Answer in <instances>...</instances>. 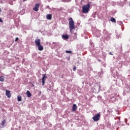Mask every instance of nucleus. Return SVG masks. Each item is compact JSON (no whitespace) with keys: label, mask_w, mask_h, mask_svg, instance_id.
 I'll use <instances>...</instances> for the list:
<instances>
[{"label":"nucleus","mask_w":130,"mask_h":130,"mask_svg":"<svg viewBox=\"0 0 130 130\" xmlns=\"http://www.w3.org/2000/svg\"><path fill=\"white\" fill-rule=\"evenodd\" d=\"M6 95L8 97V98H11L12 95L11 94V91L6 90Z\"/></svg>","instance_id":"423d86ee"},{"label":"nucleus","mask_w":130,"mask_h":130,"mask_svg":"<svg viewBox=\"0 0 130 130\" xmlns=\"http://www.w3.org/2000/svg\"><path fill=\"white\" fill-rule=\"evenodd\" d=\"M17 100L18 101L20 102V101H22V96L18 95L17 96Z\"/></svg>","instance_id":"2eb2a0df"},{"label":"nucleus","mask_w":130,"mask_h":130,"mask_svg":"<svg viewBox=\"0 0 130 130\" xmlns=\"http://www.w3.org/2000/svg\"><path fill=\"white\" fill-rule=\"evenodd\" d=\"M0 13H2V9L0 8Z\"/></svg>","instance_id":"393cba45"},{"label":"nucleus","mask_w":130,"mask_h":130,"mask_svg":"<svg viewBox=\"0 0 130 130\" xmlns=\"http://www.w3.org/2000/svg\"><path fill=\"white\" fill-rule=\"evenodd\" d=\"M0 82H5V79L3 76H0Z\"/></svg>","instance_id":"dca6fc26"},{"label":"nucleus","mask_w":130,"mask_h":130,"mask_svg":"<svg viewBox=\"0 0 130 130\" xmlns=\"http://www.w3.org/2000/svg\"><path fill=\"white\" fill-rule=\"evenodd\" d=\"M46 19H47V20H51V19H52V15L47 14L46 15Z\"/></svg>","instance_id":"9d476101"},{"label":"nucleus","mask_w":130,"mask_h":130,"mask_svg":"<svg viewBox=\"0 0 130 130\" xmlns=\"http://www.w3.org/2000/svg\"><path fill=\"white\" fill-rule=\"evenodd\" d=\"M109 54H110L111 55H113V54H112V53H111V52H110Z\"/></svg>","instance_id":"5701e85b"},{"label":"nucleus","mask_w":130,"mask_h":130,"mask_svg":"<svg viewBox=\"0 0 130 130\" xmlns=\"http://www.w3.org/2000/svg\"><path fill=\"white\" fill-rule=\"evenodd\" d=\"M37 46L38 48V50H39L40 51H42V50H43L44 48L42 45H39V46Z\"/></svg>","instance_id":"6e6552de"},{"label":"nucleus","mask_w":130,"mask_h":130,"mask_svg":"<svg viewBox=\"0 0 130 130\" xmlns=\"http://www.w3.org/2000/svg\"><path fill=\"white\" fill-rule=\"evenodd\" d=\"M35 43H36L37 46L41 45V40H40V39H37L35 40Z\"/></svg>","instance_id":"0eeeda50"},{"label":"nucleus","mask_w":130,"mask_h":130,"mask_svg":"<svg viewBox=\"0 0 130 130\" xmlns=\"http://www.w3.org/2000/svg\"><path fill=\"white\" fill-rule=\"evenodd\" d=\"M61 37L62 39H64V40H66L69 38V35H62L61 36Z\"/></svg>","instance_id":"1a4fd4ad"},{"label":"nucleus","mask_w":130,"mask_h":130,"mask_svg":"<svg viewBox=\"0 0 130 130\" xmlns=\"http://www.w3.org/2000/svg\"><path fill=\"white\" fill-rule=\"evenodd\" d=\"M76 70H77V67L74 66V68H73V71L74 72H76Z\"/></svg>","instance_id":"aec40b11"},{"label":"nucleus","mask_w":130,"mask_h":130,"mask_svg":"<svg viewBox=\"0 0 130 130\" xmlns=\"http://www.w3.org/2000/svg\"><path fill=\"white\" fill-rule=\"evenodd\" d=\"M40 6V4L37 3L35 5V7L33 8L34 11H35L36 12H37L39 11V7Z\"/></svg>","instance_id":"39448f33"},{"label":"nucleus","mask_w":130,"mask_h":130,"mask_svg":"<svg viewBox=\"0 0 130 130\" xmlns=\"http://www.w3.org/2000/svg\"><path fill=\"white\" fill-rule=\"evenodd\" d=\"M77 109V105L76 104H73V107H72V111H76Z\"/></svg>","instance_id":"9b49d317"},{"label":"nucleus","mask_w":130,"mask_h":130,"mask_svg":"<svg viewBox=\"0 0 130 130\" xmlns=\"http://www.w3.org/2000/svg\"><path fill=\"white\" fill-rule=\"evenodd\" d=\"M96 86H97L99 90H100V88H101L100 84H96Z\"/></svg>","instance_id":"6ab92c4d"},{"label":"nucleus","mask_w":130,"mask_h":130,"mask_svg":"<svg viewBox=\"0 0 130 130\" xmlns=\"http://www.w3.org/2000/svg\"><path fill=\"white\" fill-rule=\"evenodd\" d=\"M69 28L70 30V32H72L74 29H75V22L74 21V20L72 17H70L69 19Z\"/></svg>","instance_id":"f257e3e1"},{"label":"nucleus","mask_w":130,"mask_h":130,"mask_svg":"<svg viewBox=\"0 0 130 130\" xmlns=\"http://www.w3.org/2000/svg\"><path fill=\"white\" fill-rule=\"evenodd\" d=\"M130 92V87L127 88V93H129Z\"/></svg>","instance_id":"a211bd4d"},{"label":"nucleus","mask_w":130,"mask_h":130,"mask_svg":"<svg viewBox=\"0 0 130 130\" xmlns=\"http://www.w3.org/2000/svg\"><path fill=\"white\" fill-rule=\"evenodd\" d=\"M100 117H101V115L100 114L98 113L92 117V119L93 121L97 122L100 120Z\"/></svg>","instance_id":"7ed1b4c3"},{"label":"nucleus","mask_w":130,"mask_h":130,"mask_svg":"<svg viewBox=\"0 0 130 130\" xmlns=\"http://www.w3.org/2000/svg\"><path fill=\"white\" fill-rule=\"evenodd\" d=\"M26 1H27V0H23V2H26Z\"/></svg>","instance_id":"b1692460"},{"label":"nucleus","mask_w":130,"mask_h":130,"mask_svg":"<svg viewBox=\"0 0 130 130\" xmlns=\"http://www.w3.org/2000/svg\"><path fill=\"white\" fill-rule=\"evenodd\" d=\"M0 22H1V23H3V22H4V21H3V19H2L1 18H0Z\"/></svg>","instance_id":"412c9836"},{"label":"nucleus","mask_w":130,"mask_h":130,"mask_svg":"<svg viewBox=\"0 0 130 130\" xmlns=\"http://www.w3.org/2000/svg\"><path fill=\"white\" fill-rule=\"evenodd\" d=\"M26 95L27 96V97H31V96H32V94L31 93V92H29V90H27L26 91Z\"/></svg>","instance_id":"f8f14e48"},{"label":"nucleus","mask_w":130,"mask_h":130,"mask_svg":"<svg viewBox=\"0 0 130 130\" xmlns=\"http://www.w3.org/2000/svg\"><path fill=\"white\" fill-rule=\"evenodd\" d=\"M110 21H111V22H112V23H116V20L114 17L111 18Z\"/></svg>","instance_id":"ddd939ff"},{"label":"nucleus","mask_w":130,"mask_h":130,"mask_svg":"<svg viewBox=\"0 0 130 130\" xmlns=\"http://www.w3.org/2000/svg\"><path fill=\"white\" fill-rule=\"evenodd\" d=\"M6 120H4L2 121V122H1V125H2V126H5V124H6Z\"/></svg>","instance_id":"4468645a"},{"label":"nucleus","mask_w":130,"mask_h":130,"mask_svg":"<svg viewBox=\"0 0 130 130\" xmlns=\"http://www.w3.org/2000/svg\"><path fill=\"white\" fill-rule=\"evenodd\" d=\"M89 11H90V4H88L82 7V13L83 14H88Z\"/></svg>","instance_id":"f03ea898"},{"label":"nucleus","mask_w":130,"mask_h":130,"mask_svg":"<svg viewBox=\"0 0 130 130\" xmlns=\"http://www.w3.org/2000/svg\"><path fill=\"white\" fill-rule=\"evenodd\" d=\"M19 40V38H16L15 41H18Z\"/></svg>","instance_id":"4be33fe9"},{"label":"nucleus","mask_w":130,"mask_h":130,"mask_svg":"<svg viewBox=\"0 0 130 130\" xmlns=\"http://www.w3.org/2000/svg\"><path fill=\"white\" fill-rule=\"evenodd\" d=\"M46 79H47L46 74H43L42 77V86H44L45 84V80H46Z\"/></svg>","instance_id":"20e7f679"},{"label":"nucleus","mask_w":130,"mask_h":130,"mask_svg":"<svg viewBox=\"0 0 130 130\" xmlns=\"http://www.w3.org/2000/svg\"><path fill=\"white\" fill-rule=\"evenodd\" d=\"M66 53H69V54L73 53V52H72V51H69V50H66Z\"/></svg>","instance_id":"f3484780"}]
</instances>
